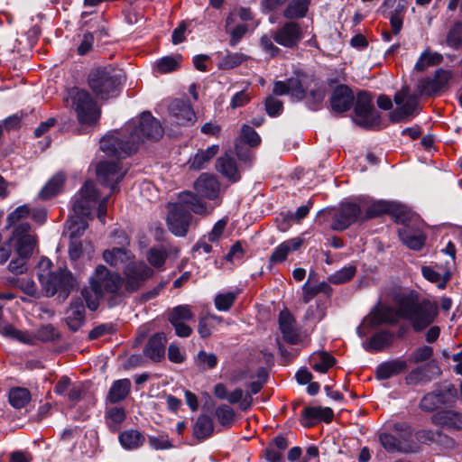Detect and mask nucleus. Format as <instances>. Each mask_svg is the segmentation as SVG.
<instances>
[{"label": "nucleus", "instance_id": "1", "mask_svg": "<svg viewBox=\"0 0 462 462\" xmlns=\"http://www.w3.org/2000/svg\"><path fill=\"white\" fill-rule=\"evenodd\" d=\"M396 313L408 320L415 332H421L429 328L436 319L439 310L436 303L423 300L412 292L401 295L395 301Z\"/></svg>", "mask_w": 462, "mask_h": 462}, {"label": "nucleus", "instance_id": "2", "mask_svg": "<svg viewBox=\"0 0 462 462\" xmlns=\"http://www.w3.org/2000/svg\"><path fill=\"white\" fill-rule=\"evenodd\" d=\"M123 284L124 279L119 273L99 264L89 278V287L84 288L81 294L88 308L94 311L98 308L99 301L106 293L123 296Z\"/></svg>", "mask_w": 462, "mask_h": 462}, {"label": "nucleus", "instance_id": "3", "mask_svg": "<svg viewBox=\"0 0 462 462\" xmlns=\"http://www.w3.org/2000/svg\"><path fill=\"white\" fill-rule=\"evenodd\" d=\"M212 210L213 208H208L207 204L192 192H181L178 197V201L172 206L168 214L167 225L169 230L177 236H184L192 218L190 211L199 215H208Z\"/></svg>", "mask_w": 462, "mask_h": 462}, {"label": "nucleus", "instance_id": "4", "mask_svg": "<svg viewBox=\"0 0 462 462\" xmlns=\"http://www.w3.org/2000/svg\"><path fill=\"white\" fill-rule=\"evenodd\" d=\"M88 84L99 99L116 97L122 86L121 70L112 66L92 69L88 76Z\"/></svg>", "mask_w": 462, "mask_h": 462}, {"label": "nucleus", "instance_id": "5", "mask_svg": "<svg viewBox=\"0 0 462 462\" xmlns=\"http://www.w3.org/2000/svg\"><path fill=\"white\" fill-rule=\"evenodd\" d=\"M51 265L50 260H42L40 263L37 275L42 290L48 297L60 293L63 298H67L75 286V280L69 270L59 268L51 271Z\"/></svg>", "mask_w": 462, "mask_h": 462}, {"label": "nucleus", "instance_id": "6", "mask_svg": "<svg viewBox=\"0 0 462 462\" xmlns=\"http://www.w3.org/2000/svg\"><path fill=\"white\" fill-rule=\"evenodd\" d=\"M125 132L130 133L136 147L146 140L159 141L164 134L161 122L151 112H143L138 118L133 119L125 126Z\"/></svg>", "mask_w": 462, "mask_h": 462}, {"label": "nucleus", "instance_id": "7", "mask_svg": "<svg viewBox=\"0 0 462 462\" xmlns=\"http://www.w3.org/2000/svg\"><path fill=\"white\" fill-rule=\"evenodd\" d=\"M69 97L70 107L75 111L80 125H94L98 122L101 110L87 90L72 88Z\"/></svg>", "mask_w": 462, "mask_h": 462}, {"label": "nucleus", "instance_id": "8", "mask_svg": "<svg viewBox=\"0 0 462 462\" xmlns=\"http://www.w3.org/2000/svg\"><path fill=\"white\" fill-rule=\"evenodd\" d=\"M355 115V123L365 128H374L381 123L380 114L374 107L372 96L365 90L359 91L356 95Z\"/></svg>", "mask_w": 462, "mask_h": 462}, {"label": "nucleus", "instance_id": "9", "mask_svg": "<svg viewBox=\"0 0 462 462\" xmlns=\"http://www.w3.org/2000/svg\"><path fill=\"white\" fill-rule=\"evenodd\" d=\"M124 290L127 293L138 291L152 276L153 271L143 262H130L123 269Z\"/></svg>", "mask_w": 462, "mask_h": 462}, {"label": "nucleus", "instance_id": "10", "mask_svg": "<svg viewBox=\"0 0 462 462\" xmlns=\"http://www.w3.org/2000/svg\"><path fill=\"white\" fill-rule=\"evenodd\" d=\"M100 149L107 155L125 158L131 155L137 147L133 138H131L130 133H128L127 137H123L121 134L115 133L101 139Z\"/></svg>", "mask_w": 462, "mask_h": 462}, {"label": "nucleus", "instance_id": "11", "mask_svg": "<svg viewBox=\"0 0 462 462\" xmlns=\"http://www.w3.org/2000/svg\"><path fill=\"white\" fill-rule=\"evenodd\" d=\"M128 169L120 162L102 161L97 166V177L99 183L111 189V193L116 191L117 184L127 173Z\"/></svg>", "mask_w": 462, "mask_h": 462}, {"label": "nucleus", "instance_id": "12", "mask_svg": "<svg viewBox=\"0 0 462 462\" xmlns=\"http://www.w3.org/2000/svg\"><path fill=\"white\" fill-rule=\"evenodd\" d=\"M393 100L397 107L389 114L392 123H408L412 116L418 114L419 101L415 96L398 92Z\"/></svg>", "mask_w": 462, "mask_h": 462}, {"label": "nucleus", "instance_id": "13", "mask_svg": "<svg viewBox=\"0 0 462 462\" xmlns=\"http://www.w3.org/2000/svg\"><path fill=\"white\" fill-rule=\"evenodd\" d=\"M18 256L29 258L36 246V238L31 233V226L27 222L20 223L14 230L10 238Z\"/></svg>", "mask_w": 462, "mask_h": 462}, {"label": "nucleus", "instance_id": "14", "mask_svg": "<svg viewBox=\"0 0 462 462\" xmlns=\"http://www.w3.org/2000/svg\"><path fill=\"white\" fill-rule=\"evenodd\" d=\"M303 37L300 24L294 21H288L273 32V41L287 49L297 48Z\"/></svg>", "mask_w": 462, "mask_h": 462}, {"label": "nucleus", "instance_id": "15", "mask_svg": "<svg viewBox=\"0 0 462 462\" xmlns=\"http://www.w3.org/2000/svg\"><path fill=\"white\" fill-rule=\"evenodd\" d=\"M194 313L189 305H179L168 313V320L175 329V334L180 337H188L192 333V328L186 322L193 321Z\"/></svg>", "mask_w": 462, "mask_h": 462}, {"label": "nucleus", "instance_id": "16", "mask_svg": "<svg viewBox=\"0 0 462 462\" xmlns=\"http://www.w3.org/2000/svg\"><path fill=\"white\" fill-rule=\"evenodd\" d=\"M361 216L360 207L352 202L341 203L332 216L331 228L344 231L355 223Z\"/></svg>", "mask_w": 462, "mask_h": 462}, {"label": "nucleus", "instance_id": "17", "mask_svg": "<svg viewBox=\"0 0 462 462\" xmlns=\"http://www.w3.org/2000/svg\"><path fill=\"white\" fill-rule=\"evenodd\" d=\"M194 189L199 196L220 205V183L216 176L202 173L195 181Z\"/></svg>", "mask_w": 462, "mask_h": 462}, {"label": "nucleus", "instance_id": "18", "mask_svg": "<svg viewBox=\"0 0 462 462\" xmlns=\"http://www.w3.org/2000/svg\"><path fill=\"white\" fill-rule=\"evenodd\" d=\"M329 101L334 112L344 113L353 106L355 95L348 86L341 84L334 88Z\"/></svg>", "mask_w": 462, "mask_h": 462}, {"label": "nucleus", "instance_id": "19", "mask_svg": "<svg viewBox=\"0 0 462 462\" xmlns=\"http://www.w3.org/2000/svg\"><path fill=\"white\" fill-rule=\"evenodd\" d=\"M168 110L178 125L193 124L196 120L195 112L187 99H174L171 102Z\"/></svg>", "mask_w": 462, "mask_h": 462}, {"label": "nucleus", "instance_id": "20", "mask_svg": "<svg viewBox=\"0 0 462 462\" xmlns=\"http://www.w3.org/2000/svg\"><path fill=\"white\" fill-rule=\"evenodd\" d=\"M395 436L398 438L402 447V453H416L420 448L417 442L413 441L412 437L415 432L412 427L407 422H396L393 426Z\"/></svg>", "mask_w": 462, "mask_h": 462}, {"label": "nucleus", "instance_id": "21", "mask_svg": "<svg viewBox=\"0 0 462 462\" xmlns=\"http://www.w3.org/2000/svg\"><path fill=\"white\" fill-rule=\"evenodd\" d=\"M451 78L452 74L449 70L439 69L433 79H427L420 82V91L427 96H436L447 87Z\"/></svg>", "mask_w": 462, "mask_h": 462}, {"label": "nucleus", "instance_id": "22", "mask_svg": "<svg viewBox=\"0 0 462 462\" xmlns=\"http://www.w3.org/2000/svg\"><path fill=\"white\" fill-rule=\"evenodd\" d=\"M430 420L432 424L449 430H462V413L454 410H442L435 412Z\"/></svg>", "mask_w": 462, "mask_h": 462}, {"label": "nucleus", "instance_id": "23", "mask_svg": "<svg viewBox=\"0 0 462 462\" xmlns=\"http://www.w3.org/2000/svg\"><path fill=\"white\" fill-rule=\"evenodd\" d=\"M334 417V412L329 407H306L302 411L301 424L310 428L313 426L317 420H321L325 422H330Z\"/></svg>", "mask_w": 462, "mask_h": 462}, {"label": "nucleus", "instance_id": "24", "mask_svg": "<svg viewBox=\"0 0 462 462\" xmlns=\"http://www.w3.org/2000/svg\"><path fill=\"white\" fill-rule=\"evenodd\" d=\"M279 327L282 337L287 343L295 345L300 342V335L295 328V319L289 310H284L280 312Z\"/></svg>", "mask_w": 462, "mask_h": 462}, {"label": "nucleus", "instance_id": "25", "mask_svg": "<svg viewBox=\"0 0 462 462\" xmlns=\"http://www.w3.org/2000/svg\"><path fill=\"white\" fill-rule=\"evenodd\" d=\"M166 336L156 333L152 336L143 348V355L153 362H160L165 356Z\"/></svg>", "mask_w": 462, "mask_h": 462}, {"label": "nucleus", "instance_id": "26", "mask_svg": "<svg viewBox=\"0 0 462 462\" xmlns=\"http://www.w3.org/2000/svg\"><path fill=\"white\" fill-rule=\"evenodd\" d=\"M65 320L73 332L78 331L85 321V306L80 299L73 300L65 313Z\"/></svg>", "mask_w": 462, "mask_h": 462}, {"label": "nucleus", "instance_id": "27", "mask_svg": "<svg viewBox=\"0 0 462 462\" xmlns=\"http://www.w3.org/2000/svg\"><path fill=\"white\" fill-rule=\"evenodd\" d=\"M440 272L435 271L431 266H422L421 274L429 282L436 283L439 289H445L451 279L452 269L448 266L439 265Z\"/></svg>", "mask_w": 462, "mask_h": 462}, {"label": "nucleus", "instance_id": "28", "mask_svg": "<svg viewBox=\"0 0 462 462\" xmlns=\"http://www.w3.org/2000/svg\"><path fill=\"white\" fill-rule=\"evenodd\" d=\"M131 381L127 378L115 381L106 395V402L115 404L124 401L131 392Z\"/></svg>", "mask_w": 462, "mask_h": 462}, {"label": "nucleus", "instance_id": "29", "mask_svg": "<svg viewBox=\"0 0 462 462\" xmlns=\"http://www.w3.org/2000/svg\"><path fill=\"white\" fill-rule=\"evenodd\" d=\"M407 368V362L402 359L384 362L379 365L375 371V376L379 380L389 379L403 372Z\"/></svg>", "mask_w": 462, "mask_h": 462}, {"label": "nucleus", "instance_id": "30", "mask_svg": "<svg viewBox=\"0 0 462 462\" xmlns=\"http://www.w3.org/2000/svg\"><path fill=\"white\" fill-rule=\"evenodd\" d=\"M400 318L396 311L394 312L391 308L381 307L375 309L370 317V326L378 327L383 324L395 325Z\"/></svg>", "mask_w": 462, "mask_h": 462}, {"label": "nucleus", "instance_id": "31", "mask_svg": "<svg viewBox=\"0 0 462 462\" xmlns=\"http://www.w3.org/2000/svg\"><path fill=\"white\" fill-rule=\"evenodd\" d=\"M216 168L218 172L234 182L240 179L236 162L234 158L228 155L219 157L217 160Z\"/></svg>", "mask_w": 462, "mask_h": 462}, {"label": "nucleus", "instance_id": "32", "mask_svg": "<svg viewBox=\"0 0 462 462\" xmlns=\"http://www.w3.org/2000/svg\"><path fill=\"white\" fill-rule=\"evenodd\" d=\"M103 258L109 265L120 268L132 258L131 252L124 247H114L111 250H105Z\"/></svg>", "mask_w": 462, "mask_h": 462}, {"label": "nucleus", "instance_id": "33", "mask_svg": "<svg viewBox=\"0 0 462 462\" xmlns=\"http://www.w3.org/2000/svg\"><path fill=\"white\" fill-rule=\"evenodd\" d=\"M398 210L399 206L393 202L376 201L367 208L363 220L372 219L383 214H395Z\"/></svg>", "mask_w": 462, "mask_h": 462}, {"label": "nucleus", "instance_id": "34", "mask_svg": "<svg viewBox=\"0 0 462 462\" xmlns=\"http://www.w3.org/2000/svg\"><path fill=\"white\" fill-rule=\"evenodd\" d=\"M219 151L217 144H213L206 150H199L198 152L189 161V167L193 170L203 169Z\"/></svg>", "mask_w": 462, "mask_h": 462}, {"label": "nucleus", "instance_id": "35", "mask_svg": "<svg viewBox=\"0 0 462 462\" xmlns=\"http://www.w3.org/2000/svg\"><path fill=\"white\" fill-rule=\"evenodd\" d=\"M394 339V334L389 330H381L370 338L368 346L365 347L367 351L379 352L390 346Z\"/></svg>", "mask_w": 462, "mask_h": 462}, {"label": "nucleus", "instance_id": "36", "mask_svg": "<svg viewBox=\"0 0 462 462\" xmlns=\"http://www.w3.org/2000/svg\"><path fill=\"white\" fill-rule=\"evenodd\" d=\"M301 244L302 239L298 237L284 241L274 249L270 257V261L273 263H280L284 261L288 254L291 251H295L300 248Z\"/></svg>", "mask_w": 462, "mask_h": 462}, {"label": "nucleus", "instance_id": "37", "mask_svg": "<svg viewBox=\"0 0 462 462\" xmlns=\"http://www.w3.org/2000/svg\"><path fill=\"white\" fill-rule=\"evenodd\" d=\"M144 441V436L136 430H127L119 435L120 444L124 448L128 450L136 449L142 447Z\"/></svg>", "mask_w": 462, "mask_h": 462}, {"label": "nucleus", "instance_id": "38", "mask_svg": "<svg viewBox=\"0 0 462 462\" xmlns=\"http://www.w3.org/2000/svg\"><path fill=\"white\" fill-rule=\"evenodd\" d=\"M445 403L446 393L441 390H436L423 396L420 408L425 411H433Z\"/></svg>", "mask_w": 462, "mask_h": 462}, {"label": "nucleus", "instance_id": "39", "mask_svg": "<svg viewBox=\"0 0 462 462\" xmlns=\"http://www.w3.org/2000/svg\"><path fill=\"white\" fill-rule=\"evenodd\" d=\"M310 0H291L283 10V17L289 20L302 18L306 15Z\"/></svg>", "mask_w": 462, "mask_h": 462}, {"label": "nucleus", "instance_id": "40", "mask_svg": "<svg viewBox=\"0 0 462 462\" xmlns=\"http://www.w3.org/2000/svg\"><path fill=\"white\" fill-rule=\"evenodd\" d=\"M214 430L213 420L207 415H200L193 427V434L199 440H204L209 438Z\"/></svg>", "mask_w": 462, "mask_h": 462}, {"label": "nucleus", "instance_id": "41", "mask_svg": "<svg viewBox=\"0 0 462 462\" xmlns=\"http://www.w3.org/2000/svg\"><path fill=\"white\" fill-rule=\"evenodd\" d=\"M223 322V318L215 314L202 316L199 319L198 332L202 338L211 336V329Z\"/></svg>", "mask_w": 462, "mask_h": 462}, {"label": "nucleus", "instance_id": "42", "mask_svg": "<svg viewBox=\"0 0 462 462\" xmlns=\"http://www.w3.org/2000/svg\"><path fill=\"white\" fill-rule=\"evenodd\" d=\"M310 362L315 371L325 374L336 364V359L328 352H319L312 356Z\"/></svg>", "mask_w": 462, "mask_h": 462}, {"label": "nucleus", "instance_id": "43", "mask_svg": "<svg viewBox=\"0 0 462 462\" xmlns=\"http://www.w3.org/2000/svg\"><path fill=\"white\" fill-rule=\"evenodd\" d=\"M302 291H303L302 301L305 304H307L319 293H324L327 296H329L332 292V288L326 282H320L317 285H313V286H311L308 282H306L302 287Z\"/></svg>", "mask_w": 462, "mask_h": 462}, {"label": "nucleus", "instance_id": "44", "mask_svg": "<svg viewBox=\"0 0 462 462\" xmlns=\"http://www.w3.org/2000/svg\"><path fill=\"white\" fill-rule=\"evenodd\" d=\"M64 180L65 176L61 173L53 176L42 189L39 197L42 199H49L55 196L61 189Z\"/></svg>", "mask_w": 462, "mask_h": 462}, {"label": "nucleus", "instance_id": "45", "mask_svg": "<svg viewBox=\"0 0 462 462\" xmlns=\"http://www.w3.org/2000/svg\"><path fill=\"white\" fill-rule=\"evenodd\" d=\"M399 236L402 243L412 250H420L425 243L424 236L412 234L405 227L399 230Z\"/></svg>", "mask_w": 462, "mask_h": 462}, {"label": "nucleus", "instance_id": "46", "mask_svg": "<svg viewBox=\"0 0 462 462\" xmlns=\"http://www.w3.org/2000/svg\"><path fill=\"white\" fill-rule=\"evenodd\" d=\"M126 413L123 407L114 406L106 409V424L112 430H116L117 427L125 420Z\"/></svg>", "mask_w": 462, "mask_h": 462}, {"label": "nucleus", "instance_id": "47", "mask_svg": "<svg viewBox=\"0 0 462 462\" xmlns=\"http://www.w3.org/2000/svg\"><path fill=\"white\" fill-rule=\"evenodd\" d=\"M31 400V393L26 388H14L9 393V402L15 409L23 408Z\"/></svg>", "mask_w": 462, "mask_h": 462}, {"label": "nucleus", "instance_id": "48", "mask_svg": "<svg viewBox=\"0 0 462 462\" xmlns=\"http://www.w3.org/2000/svg\"><path fill=\"white\" fill-rule=\"evenodd\" d=\"M248 57L243 53L230 52L220 58L218 61V68L220 69H231L241 65Z\"/></svg>", "mask_w": 462, "mask_h": 462}, {"label": "nucleus", "instance_id": "49", "mask_svg": "<svg viewBox=\"0 0 462 462\" xmlns=\"http://www.w3.org/2000/svg\"><path fill=\"white\" fill-rule=\"evenodd\" d=\"M356 268L354 265L345 266L330 274L328 278L330 283L338 285L349 282L356 274Z\"/></svg>", "mask_w": 462, "mask_h": 462}, {"label": "nucleus", "instance_id": "50", "mask_svg": "<svg viewBox=\"0 0 462 462\" xmlns=\"http://www.w3.org/2000/svg\"><path fill=\"white\" fill-rule=\"evenodd\" d=\"M237 295L238 292L236 291L217 294L214 300L216 309L219 311H228L236 300Z\"/></svg>", "mask_w": 462, "mask_h": 462}, {"label": "nucleus", "instance_id": "51", "mask_svg": "<svg viewBox=\"0 0 462 462\" xmlns=\"http://www.w3.org/2000/svg\"><path fill=\"white\" fill-rule=\"evenodd\" d=\"M182 61L180 54L175 56H165L156 63L157 70L161 73H169L175 70Z\"/></svg>", "mask_w": 462, "mask_h": 462}, {"label": "nucleus", "instance_id": "52", "mask_svg": "<svg viewBox=\"0 0 462 462\" xmlns=\"http://www.w3.org/2000/svg\"><path fill=\"white\" fill-rule=\"evenodd\" d=\"M236 142L240 143H245L250 147H256L261 143V137L253 127L244 125L241 128L240 138Z\"/></svg>", "mask_w": 462, "mask_h": 462}, {"label": "nucleus", "instance_id": "53", "mask_svg": "<svg viewBox=\"0 0 462 462\" xmlns=\"http://www.w3.org/2000/svg\"><path fill=\"white\" fill-rule=\"evenodd\" d=\"M446 42L454 50H458L462 46V23H454L447 34Z\"/></svg>", "mask_w": 462, "mask_h": 462}, {"label": "nucleus", "instance_id": "54", "mask_svg": "<svg viewBox=\"0 0 462 462\" xmlns=\"http://www.w3.org/2000/svg\"><path fill=\"white\" fill-rule=\"evenodd\" d=\"M251 394L248 393H244L241 388H236L234 391L228 393V396L226 401L231 404L238 403L242 402L241 408L243 410L247 409L252 403Z\"/></svg>", "mask_w": 462, "mask_h": 462}, {"label": "nucleus", "instance_id": "55", "mask_svg": "<svg viewBox=\"0 0 462 462\" xmlns=\"http://www.w3.org/2000/svg\"><path fill=\"white\" fill-rule=\"evenodd\" d=\"M167 256L168 254L163 247H152L147 253L149 263L155 268L162 267Z\"/></svg>", "mask_w": 462, "mask_h": 462}, {"label": "nucleus", "instance_id": "56", "mask_svg": "<svg viewBox=\"0 0 462 462\" xmlns=\"http://www.w3.org/2000/svg\"><path fill=\"white\" fill-rule=\"evenodd\" d=\"M218 422L225 427H229L235 419L234 409L226 404L219 405L215 411Z\"/></svg>", "mask_w": 462, "mask_h": 462}, {"label": "nucleus", "instance_id": "57", "mask_svg": "<svg viewBox=\"0 0 462 462\" xmlns=\"http://www.w3.org/2000/svg\"><path fill=\"white\" fill-rule=\"evenodd\" d=\"M441 436L442 432L440 430L434 431L430 429H421L415 432L417 442L425 445H430L437 442Z\"/></svg>", "mask_w": 462, "mask_h": 462}, {"label": "nucleus", "instance_id": "58", "mask_svg": "<svg viewBox=\"0 0 462 462\" xmlns=\"http://www.w3.org/2000/svg\"><path fill=\"white\" fill-rule=\"evenodd\" d=\"M379 440L382 446L390 453H402L401 443L395 435L390 433H381Z\"/></svg>", "mask_w": 462, "mask_h": 462}, {"label": "nucleus", "instance_id": "59", "mask_svg": "<svg viewBox=\"0 0 462 462\" xmlns=\"http://www.w3.org/2000/svg\"><path fill=\"white\" fill-rule=\"evenodd\" d=\"M1 333L7 337L16 339L23 343H31V337L23 331L15 328L10 324L5 325L1 329Z\"/></svg>", "mask_w": 462, "mask_h": 462}, {"label": "nucleus", "instance_id": "60", "mask_svg": "<svg viewBox=\"0 0 462 462\" xmlns=\"http://www.w3.org/2000/svg\"><path fill=\"white\" fill-rule=\"evenodd\" d=\"M148 444L152 448L156 450H164L173 448V444L168 435L149 436Z\"/></svg>", "mask_w": 462, "mask_h": 462}, {"label": "nucleus", "instance_id": "61", "mask_svg": "<svg viewBox=\"0 0 462 462\" xmlns=\"http://www.w3.org/2000/svg\"><path fill=\"white\" fill-rule=\"evenodd\" d=\"M290 94L292 97L301 100L307 97V88L302 81L297 78L289 79Z\"/></svg>", "mask_w": 462, "mask_h": 462}, {"label": "nucleus", "instance_id": "62", "mask_svg": "<svg viewBox=\"0 0 462 462\" xmlns=\"http://www.w3.org/2000/svg\"><path fill=\"white\" fill-rule=\"evenodd\" d=\"M197 362L203 368L213 369L217 365V356L213 353L200 350L197 356Z\"/></svg>", "mask_w": 462, "mask_h": 462}, {"label": "nucleus", "instance_id": "63", "mask_svg": "<svg viewBox=\"0 0 462 462\" xmlns=\"http://www.w3.org/2000/svg\"><path fill=\"white\" fill-rule=\"evenodd\" d=\"M94 203L95 202L79 195V197L73 202V210L78 216H88L90 214V210Z\"/></svg>", "mask_w": 462, "mask_h": 462}, {"label": "nucleus", "instance_id": "64", "mask_svg": "<svg viewBox=\"0 0 462 462\" xmlns=\"http://www.w3.org/2000/svg\"><path fill=\"white\" fill-rule=\"evenodd\" d=\"M273 34L263 35L260 38V45L263 51L268 53L272 58L278 56L281 53V49L273 43Z\"/></svg>", "mask_w": 462, "mask_h": 462}]
</instances>
